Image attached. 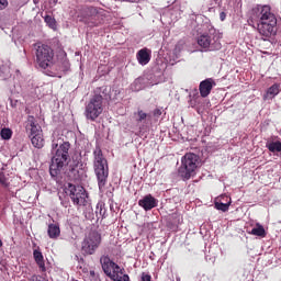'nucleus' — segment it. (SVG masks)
<instances>
[{"instance_id": "obj_4", "label": "nucleus", "mask_w": 281, "mask_h": 281, "mask_svg": "<svg viewBox=\"0 0 281 281\" xmlns=\"http://www.w3.org/2000/svg\"><path fill=\"white\" fill-rule=\"evenodd\" d=\"M35 63L41 69L52 68L55 64V50L47 44L36 43L33 45Z\"/></svg>"}, {"instance_id": "obj_31", "label": "nucleus", "mask_w": 281, "mask_h": 281, "mask_svg": "<svg viewBox=\"0 0 281 281\" xmlns=\"http://www.w3.org/2000/svg\"><path fill=\"white\" fill-rule=\"evenodd\" d=\"M225 19H226V13L225 12L220 13V20L225 21Z\"/></svg>"}, {"instance_id": "obj_23", "label": "nucleus", "mask_w": 281, "mask_h": 281, "mask_svg": "<svg viewBox=\"0 0 281 281\" xmlns=\"http://www.w3.org/2000/svg\"><path fill=\"white\" fill-rule=\"evenodd\" d=\"M1 137L4 140L11 139L12 138V130L7 128V127L2 128L1 130Z\"/></svg>"}, {"instance_id": "obj_14", "label": "nucleus", "mask_w": 281, "mask_h": 281, "mask_svg": "<svg viewBox=\"0 0 281 281\" xmlns=\"http://www.w3.org/2000/svg\"><path fill=\"white\" fill-rule=\"evenodd\" d=\"M33 257L36 266L38 267V271H41L42 273L46 272L47 270L45 265V257H43L40 247H37V249L33 251Z\"/></svg>"}, {"instance_id": "obj_30", "label": "nucleus", "mask_w": 281, "mask_h": 281, "mask_svg": "<svg viewBox=\"0 0 281 281\" xmlns=\"http://www.w3.org/2000/svg\"><path fill=\"white\" fill-rule=\"evenodd\" d=\"M160 115H162V111L160 109L154 110V116L155 117H160Z\"/></svg>"}, {"instance_id": "obj_15", "label": "nucleus", "mask_w": 281, "mask_h": 281, "mask_svg": "<svg viewBox=\"0 0 281 281\" xmlns=\"http://www.w3.org/2000/svg\"><path fill=\"white\" fill-rule=\"evenodd\" d=\"M60 226L58 222L49 223L47 228V235L52 240H56L60 237Z\"/></svg>"}, {"instance_id": "obj_27", "label": "nucleus", "mask_w": 281, "mask_h": 281, "mask_svg": "<svg viewBox=\"0 0 281 281\" xmlns=\"http://www.w3.org/2000/svg\"><path fill=\"white\" fill-rule=\"evenodd\" d=\"M9 3L8 0H0V10L8 8Z\"/></svg>"}, {"instance_id": "obj_9", "label": "nucleus", "mask_w": 281, "mask_h": 281, "mask_svg": "<svg viewBox=\"0 0 281 281\" xmlns=\"http://www.w3.org/2000/svg\"><path fill=\"white\" fill-rule=\"evenodd\" d=\"M65 193H67L72 202L77 206H87L88 204V194L83 186L68 183V187L65 188Z\"/></svg>"}, {"instance_id": "obj_33", "label": "nucleus", "mask_w": 281, "mask_h": 281, "mask_svg": "<svg viewBox=\"0 0 281 281\" xmlns=\"http://www.w3.org/2000/svg\"><path fill=\"white\" fill-rule=\"evenodd\" d=\"M218 48H221V44H217V47H216V49H218Z\"/></svg>"}, {"instance_id": "obj_19", "label": "nucleus", "mask_w": 281, "mask_h": 281, "mask_svg": "<svg viewBox=\"0 0 281 281\" xmlns=\"http://www.w3.org/2000/svg\"><path fill=\"white\" fill-rule=\"evenodd\" d=\"M280 93V83L272 85L268 91H266L265 99H272Z\"/></svg>"}, {"instance_id": "obj_25", "label": "nucleus", "mask_w": 281, "mask_h": 281, "mask_svg": "<svg viewBox=\"0 0 281 281\" xmlns=\"http://www.w3.org/2000/svg\"><path fill=\"white\" fill-rule=\"evenodd\" d=\"M137 116H138L137 122L142 123L144 120H146L148 117V114L143 112V110H138Z\"/></svg>"}, {"instance_id": "obj_34", "label": "nucleus", "mask_w": 281, "mask_h": 281, "mask_svg": "<svg viewBox=\"0 0 281 281\" xmlns=\"http://www.w3.org/2000/svg\"><path fill=\"white\" fill-rule=\"evenodd\" d=\"M2 247V240L0 239V248Z\"/></svg>"}, {"instance_id": "obj_13", "label": "nucleus", "mask_w": 281, "mask_h": 281, "mask_svg": "<svg viewBox=\"0 0 281 281\" xmlns=\"http://www.w3.org/2000/svg\"><path fill=\"white\" fill-rule=\"evenodd\" d=\"M138 206L145 211L154 210L157 206V200L151 195H145L142 200H138Z\"/></svg>"}, {"instance_id": "obj_3", "label": "nucleus", "mask_w": 281, "mask_h": 281, "mask_svg": "<svg viewBox=\"0 0 281 281\" xmlns=\"http://www.w3.org/2000/svg\"><path fill=\"white\" fill-rule=\"evenodd\" d=\"M92 156L94 157L92 160V167L97 177L98 188L99 191L104 192L109 178V164L100 148H97L92 153Z\"/></svg>"}, {"instance_id": "obj_28", "label": "nucleus", "mask_w": 281, "mask_h": 281, "mask_svg": "<svg viewBox=\"0 0 281 281\" xmlns=\"http://www.w3.org/2000/svg\"><path fill=\"white\" fill-rule=\"evenodd\" d=\"M68 69H69V63L68 60H64L61 71L65 72V71H68Z\"/></svg>"}, {"instance_id": "obj_26", "label": "nucleus", "mask_w": 281, "mask_h": 281, "mask_svg": "<svg viewBox=\"0 0 281 281\" xmlns=\"http://www.w3.org/2000/svg\"><path fill=\"white\" fill-rule=\"evenodd\" d=\"M0 183L3 188H9L8 178H5L3 172H0Z\"/></svg>"}, {"instance_id": "obj_2", "label": "nucleus", "mask_w": 281, "mask_h": 281, "mask_svg": "<svg viewBox=\"0 0 281 281\" xmlns=\"http://www.w3.org/2000/svg\"><path fill=\"white\" fill-rule=\"evenodd\" d=\"M277 15L268 4L258 5L251 10L249 25L255 27L265 42L277 35Z\"/></svg>"}, {"instance_id": "obj_18", "label": "nucleus", "mask_w": 281, "mask_h": 281, "mask_svg": "<svg viewBox=\"0 0 281 281\" xmlns=\"http://www.w3.org/2000/svg\"><path fill=\"white\" fill-rule=\"evenodd\" d=\"M250 235L257 236L259 238H266L267 237V232L266 228L260 223H256V227L251 228Z\"/></svg>"}, {"instance_id": "obj_16", "label": "nucleus", "mask_w": 281, "mask_h": 281, "mask_svg": "<svg viewBox=\"0 0 281 281\" xmlns=\"http://www.w3.org/2000/svg\"><path fill=\"white\" fill-rule=\"evenodd\" d=\"M137 61L140 65H148L150 61V54L148 53L147 48H142L140 50L137 52Z\"/></svg>"}, {"instance_id": "obj_29", "label": "nucleus", "mask_w": 281, "mask_h": 281, "mask_svg": "<svg viewBox=\"0 0 281 281\" xmlns=\"http://www.w3.org/2000/svg\"><path fill=\"white\" fill-rule=\"evenodd\" d=\"M151 280V277L146 273V272H143L142 273V281H150Z\"/></svg>"}, {"instance_id": "obj_10", "label": "nucleus", "mask_w": 281, "mask_h": 281, "mask_svg": "<svg viewBox=\"0 0 281 281\" xmlns=\"http://www.w3.org/2000/svg\"><path fill=\"white\" fill-rule=\"evenodd\" d=\"M215 86L216 83L213 78H207L199 83V92L201 93V98H207Z\"/></svg>"}, {"instance_id": "obj_20", "label": "nucleus", "mask_w": 281, "mask_h": 281, "mask_svg": "<svg viewBox=\"0 0 281 281\" xmlns=\"http://www.w3.org/2000/svg\"><path fill=\"white\" fill-rule=\"evenodd\" d=\"M95 215L98 221L104 220L106 217V207L103 202H99L97 204Z\"/></svg>"}, {"instance_id": "obj_21", "label": "nucleus", "mask_w": 281, "mask_h": 281, "mask_svg": "<svg viewBox=\"0 0 281 281\" xmlns=\"http://www.w3.org/2000/svg\"><path fill=\"white\" fill-rule=\"evenodd\" d=\"M266 148L269 149L270 153L276 154V153H281V142H272L266 145Z\"/></svg>"}, {"instance_id": "obj_8", "label": "nucleus", "mask_w": 281, "mask_h": 281, "mask_svg": "<svg viewBox=\"0 0 281 281\" xmlns=\"http://www.w3.org/2000/svg\"><path fill=\"white\" fill-rule=\"evenodd\" d=\"M101 243L102 235L98 231H91L81 243V254L85 257L94 255L100 248Z\"/></svg>"}, {"instance_id": "obj_7", "label": "nucleus", "mask_w": 281, "mask_h": 281, "mask_svg": "<svg viewBox=\"0 0 281 281\" xmlns=\"http://www.w3.org/2000/svg\"><path fill=\"white\" fill-rule=\"evenodd\" d=\"M200 167V156L189 153L182 157V166L179 168V175L183 180H189L195 176V170Z\"/></svg>"}, {"instance_id": "obj_11", "label": "nucleus", "mask_w": 281, "mask_h": 281, "mask_svg": "<svg viewBox=\"0 0 281 281\" xmlns=\"http://www.w3.org/2000/svg\"><path fill=\"white\" fill-rule=\"evenodd\" d=\"M26 133L29 137L42 135V127L36 123L34 116L27 117Z\"/></svg>"}, {"instance_id": "obj_22", "label": "nucleus", "mask_w": 281, "mask_h": 281, "mask_svg": "<svg viewBox=\"0 0 281 281\" xmlns=\"http://www.w3.org/2000/svg\"><path fill=\"white\" fill-rule=\"evenodd\" d=\"M44 22L49 26V29L55 30L56 27V21L52 15H45Z\"/></svg>"}, {"instance_id": "obj_32", "label": "nucleus", "mask_w": 281, "mask_h": 281, "mask_svg": "<svg viewBox=\"0 0 281 281\" xmlns=\"http://www.w3.org/2000/svg\"><path fill=\"white\" fill-rule=\"evenodd\" d=\"M90 276H91V277H94V276H95V272H94V271H90Z\"/></svg>"}, {"instance_id": "obj_1", "label": "nucleus", "mask_w": 281, "mask_h": 281, "mask_svg": "<svg viewBox=\"0 0 281 281\" xmlns=\"http://www.w3.org/2000/svg\"><path fill=\"white\" fill-rule=\"evenodd\" d=\"M69 149H71V144L69 142H64L58 145L56 143L52 144V160L49 166V175L52 178H58L61 172L69 178L71 181H80L81 176L78 165H70L68 167L69 160Z\"/></svg>"}, {"instance_id": "obj_35", "label": "nucleus", "mask_w": 281, "mask_h": 281, "mask_svg": "<svg viewBox=\"0 0 281 281\" xmlns=\"http://www.w3.org/2000/svg\"><path fill=\"white\" fill-rule=\"evenodd\" d=\"M71 281H78V280L72 279Z\"/></svg>"}, {"instance_id": "obj_17", "label": "nucleus", "mask_w": 281, "mask_h": 281, "mask_svg": "<svg viewBox=\"0 0 281 281\" xmlns=\"http://www.w3.org/2000/svg\"><path fill=\"white\" fill-rule=\"evenodd\" d=\"M31 139V144H33L34 148L42 149L45 147V138H43V134H37L34 136H29Z\"/></svg>"}, {"instance_id": "obj_24", "label": "nucleus", "mask_w": 281, "mask_h": 281, "mask_svg": "<svg viewBox=\"0 0 281 281\" xmlns=\"http://www.w3.org/2000/svg\"><path fill=\"white\" fill-rule=\"evenodd\" d=\"M231 203L215 202V209L222 212H227Z\"/></svg>"}, {"instance_id": "obj_12", "label": "nucleus", "mask_w": 281, "mask_h": 281, "mask_svg": "<svg viewBox=\"0 0 281 281\" xmlns=\"http://www.w3.org/2000/svg\"><path fill=\"white\" fill-rule=\"evenodd\" d=\"M214 37L209 34H202L198 37V45L199 47L204 48L205 50H214L215 47H213Z\"/></svg>"}, {"instance_id": "obj_6", "label": "nucleus", "mask_w": 281, "mask_h": 281, "mask_svg": "<svg viewBox=\"0 0 281 281\" xmlns=\"http://www.w3.org/2000/svg\"><path fill=\"white\" fill-rule=\"evenodd\" d=\"M104 112V97L95 93L92 95L88 103L85 105V117L94 122Z\"/></svg>"}, {"instance_id": "obj_5", "label": "nucleus", "mask_w": 281, "mask_h": 281, "mask_svg": "<svg viewBox=\"0 0 281 281\" xmlns=\"http://www.w3.org/2000/svg\"><path fill=\"white\" fill-rule=\"evenodd\" d=\"M99 262L102 266L104 274L108 276L112 281H130L128 274H123V269L112 261L109 256H102L99 259Z\"/></svg>"}]
</instances>
